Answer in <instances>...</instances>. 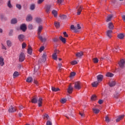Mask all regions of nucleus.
<instances>
[{
	"label": "nucleus",
	"mask_w": 125,
	"mask_h": 125,
	"mask_svg": "<svg viewBox=\"0 0 125 125\" xmlns=\"http://www.w3.org/2000/svg\"><path fill=\"white\" fill-rule=\"evenodd\" d=\"M74 88L77 89V90H80L82 88V85L81 84V82H76L74 83Z\"/></svg>",
	"instance_id": "obj_1"
},
{
	"label": "nucleus",
	"mask_w": 125,
	"mask_h": 125,
	"mask_svg": "<svg viewBox=\"0 0 125 125\" xmlns=\"http://www.w3.org/2000/svg\"><path fill=\"white\" fill-rule=\"evenodd\" d=\"M26 57V56L25 55V54L24 53H21L20 55L19 61L20 62H23L24 60H25V58Z\"/></svg>",
	"instance_id": "obj_2"
},
{
	"label": "nucleus",
	"mask_w": 125,
	"mask_h": 125,
	"mask_svg": "<svg viewBox=\"0 0 125 125\" xmlns=\"http://www.w3.org/2000/svg\"><path fill=\"white\" fill-rule=\"evenodd\" d=\"M83 6L82 5H78L77 7V15H80L81 14V12H82V10H83Z\"/></svg>",
	"instance_id": "obj_3"
},
{
	"label": "nucleus",
	"mask_w": 125,
	"mask_h": 125,
	"mask_svg": "<svg viewBox=\"0 0 125 125\" xmlns=\"http://www.w3.org/2000/svg\"><path fill=\"white\" fill-rule=\"evenodd\" d=\"M103 78H104L103 75H102L101 74H99V75H98L97 76L98 82L101 83V82H102V81H103Z\"/></svg>",
	"instance_id": "obj_4"
},
{
	"label": "nucleus",
	"mask_w": 125,
	"mask_h": 125,
	"mask_svg": "<svg viewBox=\"0 0 125 125\" xmlns=\"http://www.w3.org/2000/svg\"><path fill=\"white\" fill-rule=\"evenodd\" d=\"M47 58V56L46 55V53H43L42 55V60H41V62H45V61H46Z\"/></svg>",
	"instance_id": "obj_5"
},
{
	"label": "nucleus",
	"mask_w": 125,
	"mask_h": 125,
	"mask_svg": "<svg viewBox=\"0 0 125 125\" xmlns=\"http://www.w3.org/2000/svg\"><path fill=\"white\" fill-rule=\"evenodd\" d=\"M20 42H23L24 40H25V36L22 34H20L18 37Z\"/></svg>",
	"instance_id": "obj_6"
},
{
	"label": "nucleus",
	"mask_w": 125,
	"mask_h": 125,
	"mask_svg": "<svg viewBox=\"0 0 125 125\" xmlns=\"http://www.w3.org/2000/svg\"><path fill=\"white\" fill-rule=\"evenodd\" d=\"M118 64L121 68H123V67L125 66V60L124 59L121 60L119 62Z\"/></svg>",
	"instance_id": "obj_7"
},
{
	"label": "nucleus",
	"mask_w": 125,
	"mask_h": 125,
	"mask_svg": "<svg viewBox=\"0 0 125 125\" xmlns=\"http://www.w3.org/2000/svg\"><path fill=\"white\" fill-rule=\"evenodd\" d=\"M113 33V31L111 30H108L106 31V36L111 39L112 38V34Z\"/></svg>",
	"instance_id": "obj_8"
},
{
	"label": "nucleus",
	"mask_w": 125,
	"mask_h": 125,
	"mask_svg": "<svg viewBox=\"0 0 125 125\" xmlns=\"http://www.w3.org/2000/svg\"><path fill=\"white\" fill-rule=\"evenodd\" d=\"M20 28L23 32H25L27 30V26L25 24H22L21 25Z\"/></svg>",
	"instance_id": "obj_9"
},
{
	"label": "nucleus",
	"mask_w": 125,
	"mask_h": 125,
	"mask_svg": "<svg viewBox=\"0 0 125 125\" xmlns=\"http://www.w3.org/2000/svg\"><path fill=\"white\" fill-rule=\"evenodd\" d=\"M50 8H51V5H46L45 6V9L47 13H48L50 11Z\"/></svg>",
	"instance_id": "obj_10"
},
{
	"label": "nucleus",
	"mask_w": 125,
	"mask_h": 125,
	"mask_svg": "<svg viewBox=\"0 0 125 125\" xmlns=\"http://www.w3.org/2000/svg\"><path fill=\"white\" fill-rule=\"evenodd\" d=\"M124 118H125V115H119L118 118L116 119V121L117 122V123L120 122V121H122V120H123V119H124Z\"/></svg>",
	"instance_id": "obj_11"
},
{
	"label": "nucleus",
	"mask_w": 125,
	"mask_h": 125,
	"mask_svg": "<svg viewBox=\"0 0 125 125\" xmlns=\"http://www.w3.org/2000/svg\"><path fill=\"white\" fill-rule=\"evenodd\" d=\"M38 104L39 107L42 106V98H40L38 101Z\"/></svg>",
	"instance_id": "obj_12"
},
{
	"label": "nucleus",
	"mask_w": 125,
	"mask_h": 125,
	"mask_svg": "<svg viewBox=\"0 0 125 125\" xmlns=\"http://www.w3.org/2000/svg\"><path fill=\"white\" fill-rule=\"evenodd\" d=\"M32 20H33V17H32V15H28L26 17V21L27 22H30Z\"/></svg>",
	"instance_id": "obj_13"
},
{
	"label": "nucleus",
	"mask_w": 125,
	"mask_h": 125,
	"mask_svg": "<svg viewBox=\"0 0 125 125\" xmlns=\"http://www.w3.org/2000/svg\"><path fill=\"white\" fill-rule=\"evenodd\" d=\"M20 73L18 71H15L13 74V77L14 79H16L18 77H19Z\"/></svg>",
	"instance_id": "obj_14"
},
{
	"label": "nucleus",
	"mask_w": 125,
	"mask_h": 125,
	"mask_svg": "<svg viewBox=\"0 0 125 125\" xmlns=\"http://www.w3.org/2000/svg\"><path fill=\"white\" fill-rule=\"evenodd\" d=\"M112 18H113V15H109L107 16L106 18V22H109V21H111L112 20Z\"/></svg>",
	"instance_id": "obj_15"
},
{
	"label": "nucleus",
	"mask_w": 125,
	"mask_h": 125,
	"mask_svg": "<svg viewBox=\"0 0 125 125\" xmlns=\"http://www.w3.org/2000/svg\"><path fill=\"white\" fill-rule=\"evenodd\" d=\"M32 51H33V50L32 49V47L29 46L27 49V53L28 54H30V55H32Z\"/></svg>",
	"instance_id": "obj_16"
},
{
	"label": "nucleus",
	"mask_w": 125,
	"mask_h": 125,
	"mask_svg": "<svg viewBox=\"0 0 125 125\" xmlns=\"http://www.w3.org/2000/svg\"><path fill=\"white\" fill-rule=\"evenodd\" d=\"M67 92L68 93H72L73 92V87L71 85L69 86L67 89Z\"/></svg>",
	"instance_id": "obj_17"
},
{
	"label": "nucleus",
	"mask_w": 125,
	"mask_h": 125,
	"mask_svg": "<svg viewBox=\"0 0 125 125\" xmlns=\"http://www.w3.org/2000/svg\"><path fill=\"white\" fill-rule=\"evenodd\" d=\"M108 29L112 30L114 29V24H113V23L109 22L108 23Z\"/></svg>",
	"instance_id": "obj_18"
},
{
	"label": "nucleus",
	"mask_w": 125,
	"mask_h": 125,
	"mask_svg": "<svg viewBox=\"0 0 125 125\" xmlns=\"http://www.w3.org/2000/svg\"><path fill=\"white\" fill-rule=\"evenodd\" d=\"M118 38L120 40H123L124 38H125V34H124L123 33H120L118 35Z\"/></svg>",
	"instance_id": "obj_19"
},
{
	"label": "nucleus",
	"mask_w": 125,
	"mask_h": 125,
	"mask_svg": "<svg viewBox=\"0 0 125 125\" xmlns=\"http://www.w3.org/2000/svg\"><path fill=\"white\" fill-rule=\"evenodd\" d=\"M15 111H16V109L12 106H10L9 108V112H10V113H13V112H15Z\"/></svg>",
	"instance_id": "obj_20"
},
{
	"label": "nucleus",
	"mask_w": 125,
	"mask_h": 125,
	"mask_svg": "<svg viewBox=\"0 0 125 125\" xmlns=\"http://www.w3.org/2000/svg\"><path fill=\"white\" fill-rule=\"evenodd\" d=\"M109 85L111 87H112L113 86H115V85H116V82H115V81H110L109 83Z\"/></svg>",
	"instance_id": "obj_21"
},
{
	"label": "nucleus",
	"mask_w": 125,
	"mask_h": 125,
	"mask_svg": "<svg viewBox=\"0 0 125 125\" xmlns=\"http://www.w3.org/2000/svg\"><path fill=\"white\" fill-rule=\"evenodd\" d=\"M105 76H106V77H108L109 78H113V77H114V74H113L112 73H110V72H107L105 74Z\"/></svg>",
	"instance_id": "obj_22"
},
{
	"label": "nucleus",
	"mask_w": 125,
	"mask_h": 125,
	"mask_svg": "<svg viewBox=\"0 0 125 125\" xmlns=\"http://www.w3.org/2000/svg\"><path fill=\"white\" fill-rule=\"evenodd\" d=\"M4 59L2 58V57H0V65L2 66L3 65H4Z\"/></svg>",
	"instance_id": "obj_23"
},
{
	"label": "nucleus",
	"mask_w": 125,
	"mask_h": 125,
	"mask_svg": "<svg viewBox=\"0 0 125 125\" xmlns=\"http://www.w3.org/2000/svg\"><path fill=\"white\" fill-rule=\"evenodd\" d=\"M70 28L71 29V30H74L75 33H78V32H79V31L77 29V28L75 27V26H74L73 25H71Z\"/></svg>",
	"instance_id": "obj_24"
},
{
	"label": "nucleus",
	"mask_w": 125,
	"mask_h": 125,
	"mask_svg": "<svg viewBox=\"0 0 125 125\" xmlns=\"http://www.w3.org/2000/svg\"><path fill=\"white\" fill-rule=\"evenodd\" d=\"M42 29H43V27H42V25H40L38 27V35L41 34V32H42Z\"/></svg>",
	"instance_id": "obj_25"
},
{
	"label": "nucleus",
	"mask_w": 125,
	"mask_h": 125,
	"mask_svg": "<svg viewBox=\"0 0 125 125\" xmlns=\"http://www.w3.org/2000/svg\"><path fill=\"white\" fill-rule=\"evenodd\" d=\"M98 83H99L97 81L94 82L93 83H92V86L93 87H96V86L98 85Z\"/></svg>",
	"instance_id": "obj_26"
},
{
	"label": "nucleus",
	"mask_w": 125,
	"mask_h": 125,
	"mask_svg": "<svg viewBox=\"0 0 125 125\" xmlns=\"http://www.w3.org/2000/svg\"><path fill=\"white\" fill-rule=\"evenodd\" d=\"M52 13L53 15H54V17H57V15L58 14L57 11H56L55 10H53L52 11Z\"/></svg>",
	"instance_id": "obj_27"
},
{
	"label": "nucleus",
	"mask_w": 125,
	"mask_h": 125,
	"mask_svg": "<svg viewBox=\"0 0 125 125\" xmlns=\"http://www.w3.org/2000/svg\"><path fill=\"white\" fill-rule=\"evenodd\" d=\"M60 40L63 42V43H66V39L63 38L62 36L60 37Z\"/></svg>",
	"instance_id": "obj_28"
},
{
	"label": "nucleus",
	"mask_w": 125,
	"mask_h": 125,
	"mask_svg": "<svg viewBox=\"0 0 125 125\" xmlns=\"http://www.w3.org/2000/svg\"><path fill=\"white\" fill-rule=\"evenodd\" d=\"M83 55V52H78L76 54V56L77 57H82Z\"/></svg>",
	"instance_id": "obj_29"
},
{
	"label": "nucleus",
	"mask_w": 125,
	"mask_h": 125,
	"mask_svg": "<svg viewBox=\"0 0 125 125\" xmlns=\"http://www.w3.org/2000/svg\"><path fill=\"white\" fill-rule=\"evenodd\" d=\"M92 110L93 111V112L94 114H98L100 110L98 108H93Z\"/></svg>",
	"instance_id": "obj_30"
},
{
	"label": "nucleus",
	"mask_w": 125,
	"mask_h": 125,
	"mask_svg": "<svg viewBox=\"0 0 125 125\" xmlns=\"http://www.w3.org/2000/svg\"><path fill=\"white\" fill-rule=\"evenodd\" d=\"M27 83H32L33 82V78L31 77H29L26 79Z\"/></svg>",
	"instance_id": "obj_31"
},
{
	"label": "nucleus",
	"mask_w": 125,
	"mask_h": 125,
	"mask_svg": "<svg viewBox=\"0 0 125 125\" xmlns=\"http://www.w3.org/2000/svg\"><path fill=\"white\" fill-rule=\"evenodd\" d=\"M35 20L37 22V23H38L39 24L42 23V19L41 18H37L35 19Z\"/></svg>",
	"instance_id": "obj_32"
},
{
	"label": "nucleus",
	"mask_w": 125,
	"mask_h": 125,
	"mask_svg": "<svg viewBox=\"0 0 125 125\" xmlns=\"http://www.w3.org/2000/svg\"><path fill=\"white\" fill-rule=\"evenodd\" d=\"M6 42L7 46L10 47L12 45V42L9 40L7 41Z\"/></svg>",
	"instance_id": "obj_33"
},
{
	"label": "nucleus",
	"mask_w": 125,
	"mask_h": 125,
	"mask_svg": "<svg viewBox=\"0 0 125 125\" xmlns=\"http://www.w3.org/2000/svg\"><path fill=\"white\" fill-rule=\"evenodd\" d=\"M52 91H55V92H56L57 91H59L60 90V89L59 88H55L54 87H52Z\"/></svg>",
	"instance_id": "obj_34"
},
{
	"label": "nucleus",
	"mask_w": 125,
	"mask_h": 125,
	"mask_svg": "<svg viewBox=\"0 0 125 125\" xmlns=\"http://www.w3.org/2000/svg\"><path fill=\"white\" fill-rule=\"evenodd\" d=\"M7 6L9 8H12L13 7L12 5L11 4V1H10V0H9L8 1Z\"/></svg>",
	"instance_id": "obj_35"
},
{
	"label": "nucleus",
	"mask_w": 125,
	"mask_h": 125,
	"mask_svg": "<svg viewBox=\"0 0 125 125\" xmlns=\"http://www.w3.org/2000/svg\"><path fill=\"white\" fill-rule=\"evenodd\" d=\"M11 23V24H16L17 23V19L15 18L12 19Z\"/></svg>",
	"instance_id": "obj_36"
},
{
	"label": "nucleus",
	"mask_w": 125,
	"mask_h": 125,
	"mask_svg": "<svg viewBox=\"0 0 125 125\" xmlns=\"http://www.w3.org/2000/svg\"><path fill=\"white\" fill-rule=\"evenodd\" d=\"M52 58L54 59V60H56V61H57V55L55 54L54 53L52 55Z\"/></svg>",
	"instance_id": "obj_37"
},
{
	"label": "nucleus",
	"mask_w": 125,
	"mask_h": 125,
	"mask_svg": "<svg viewBox=\"0 0 125 125\" xmlns=\"http://www.w3.org/2000/svg\"><path fill=\"white\" fill-rule=\"evenodd\" d=\"M60 17L63 20H65V19H67V16L65 15H61L60 16Z\"/></svg>",
	"instance_id": "obj_38"
},
{
	"label": "nucleus",
	"mask_w": 125,
	"mask_h": 125,
	"mask_svg": "<svg viewBox=\"0 0 125 125\" xmlns=\"http://www.w3.org/2000/svg\"><path fill=\"white\" fill-rule=\"evenodd\" d=\"M35 7L36 5L35 4H32L31 5H30V9H31V10H34Z\"/></svg>",
	"instance_id": "obj_39"
},
{
	"label": "nucleus",
	"mask_w": 125,
	"mask_h": 125,
	"mask_svg": "<svg viewBox=\"0 0 125 125\" xmlns=\"http://www.w3.org/2000/svg\"><path fill=\"white\" fill-rule=\"evenodd\" d=\"M31 102L32 103H34L35 104H36V103H37L38 102V100L37 99V98H34L33 99H32Z\"/></svg>",
	"instance_id": "obj_40"
},
{
	"label": "nucleus",
	"mask_w": 125,
	"mask_h": 125,
	"mask_svg": "<svg viewBox=\"0 0 125 125\" xmlns=\"http://www.w3.org/2000/svg\"><path fill=\"white\" fill-rule=\"evenodd\" d=\"M93 62H94V63H98V62H99V60H98L97 59V58H95L93 59Z\"/></svg>",
	"instance_id": "obj_41"
},
{
	"label": "nucleus",
	"mask_w": 125,
	"mask_h": 125,
	"mask_svg": "<svg viewBox=\"0 0 125 125\" xmlns=\"http://www.w3.org/2000/svg\"><path fill=\"white\" fill-rule=\"evenodd\" d=\"M39 39H40L41 42H45V41H46V39L45 38H43L41 36H39Z\"/></svg>",
	"instance_id": "obj_42"
},
{
	"label": "nucleus",
	"mask_w": 125,
	"mask_h": 125,
	"mask_svg": "<svg viewBox=\"0 0 125 125\" xmlns=\"http://www.w3.org/2000/svg\"><path fill=\"white\" fill-rule=\"evenodd\" d=\"M43 118L46 120H49V116L47 114H45L43 116Z\"/></svg>",
	"instance_id": "obj_43"
},
{
	"label": "nucleus",
	"mask_w": 125,
	"mask_h": 125,
	"mask_svg": "<svg viewBox=\"0 0 125 125\" xmlns=\"http://www.w3.org/2000/svg\"><path fill=\"white\" fill-rule=\"evenodd\" d=\"M91 100L94 101V100H96V95H93L91 97Z\"/></svg>",
	"instance_id": "obj_44"
},
{
	"label": "nucleus",
	"mask_w": 125,
	"mask_h": 125,
	"mask_svg": "<svg viewBox=\"0 0 125 125\" xmlns=\"http://www.w3.org/2000/svg\"><path fill=\"white\" fill-rule=\"evenodd\" d=\"M55 26L56 28H59L60 27V23L58 22H55Z\"/></svg>",
	"instance_id": "obj_45"
},
{
	"label": "nucleus",
	"mask_w": 125,
	"mask_h": 125,
	"mask_svg": "<svg viewBox=\"0 0 125 125\" xmlns=\"http://www.w3.org/2000/svg\"><path fill=\"white\" fill-rule=\"evenodd\" d=\"M70 64H71V65H77L78 62H77V61H73L70 62Z\"/></svg>",
	"instance_id": "obj_46"
},
{
	"label": "nucleus",
	"mask_w": 125,
	"mask_h": 125,
	"mask_svg": "<svg viewBox=\"0 0 125 125\" xmlns=\"http://www.w3.org/2000/svg\"><path fill=\"white\" fill-rule=\"evenodd\" d=\"M17 8L19 9L20 10L22 8V6L20 4H17L16 5Z\"/></svg>",
	"instance_id": "obj_47"
},
{
	"label": "nucleus",
	"mask_w": 125,
	"mask_h": 125,
	"mask_svg": "<svg viewBox=\"0 0 125 125\" xmlns=\"http://www.w3.org/2000/svg\"><path fill=\"white\" fill-rule=\"evenodd\" d=\"M105 121L106 123H109V122H110V119H109V117H108L107 116H106L105 117Z\"/></svg>",
	"instance_id": "obj_48"
},
{
	"label": "nucleus",
	"mask_w": 125,
	"mask_h": 125,
	"mask_svg": "<svg viewBox=\"0 0 125 125\" xmlns=\"http://www.w3.org/2000/svg\"><path fill=\"white\" fill-rule=\"evenodd\" d=\"M22 48V49H24V48H26V46H27V44L25 42H23L21 44Z\"/></svg>",
	"instance_id": "obj_49"
},
{
	"label": "nucleus",
	"mask_w": 125,
	"mask_h": 125,
	"mask_svg": "<svg viewBox=\"0 0 125 125\" xmlns=\"http://www.w3.org/2000/svg\"><path fill=\"white\" fill-rule=\"evenodd\" d=\"M66 101H67V100L66 99H62V100H61V102L62 104L66 103Z\"/></svg>",
	"instance_id": "obj_50"
},
{
	"label": "nucleus",
	"mask_w": 125,
	"mask_h": 125,
	"mask_svg": "<svg viewBox=\"0 0 125 125\" xmlns=\"http://www.w3.org/2000/svg\"><path fill=\"white\" fill-rule=\"evenodd\" d=\"M46 125H52V122L51 121H47L46 124Z\"/></svg>",
	"instance_id": "obj_51"
},
{
	"label": "nucleus",
	"mask_w": 125,
	"mask_h": 125,
	"mask_svg": "<svg viewBox=\"0 0 125 125\" xmlns=\"http://www.w3.org/2000/svg\"><path fill=\"white\" fill-rule=\"evenodd\" d=\"M58 67H59V70H61V69L62 68V63H59Z\"/></svg>",
	"instance_id": "obj_52"
},
{
	"label": "nucleus",
	"mask_w": 125,
	"mask_h": 125,
	"mask_svg": "<svg viewBox=\"0 0 125 125\" xmlns=\"http://www.w3.org/2000/svg\"><path fill=\"white\" fill-rule=\"evenodd\" d=\"M44 49V46H42V47L40 48V49H39L40 52H42V51Z\"/></svg>",
	"instance_id": "obj_53"
},
{
	"label": "nucleus",
	"mask_w": 125,
	"mask_h": 125,
	"mask_svg": "<svg viewBox=\"0 0 125 125\" xmlns=\"http://www.w3.org/2000/svg\"><path fill=\"white\" fill-rule=\"evenodd\" d=\"M119 96H120V94H119V93H116L115 94H114L115 98H118L119 97Z\"/></svg>",
	"instance_id": "obj_54"
},
{
	"label": "nucleus",
	"mask_w": 125,
	"mask_h": 125,
	"mask_svg": "<svg viewBox=\"0 0 125 125\" xmlns=\"http://www.w3.org/2000/svg\"><path fill=\"white\" fill-rule=\"evenodd\" d=\"M80 115L82 117V118H84V113L83 112H80Z\"/></svg>",
	"instance_id": "obj_55"
},
{
	"label": "nucleus",
	"mask_w": 125,
	"mask_h": 125,
	"mask_svg": "<svg viewBox=\"0 0 125 125\" xmlns=\"http://www.w3.org/2000/svg\"><path fill=\"white\" fill-rule=\"evenodd\" d=\"M44 0H38L37 3H38V4H41V3L43 2V1Z\"/></svg>",
	"instance_id": "obj_56"
},
{
	"label": "nucleus",
	"mask_w": 125,
	"mask_h": 125,
	"mask_svg": "<svg viewBox=\"0 0 125 125\" xmlns=\"http://www.w3.org/2000/svg\"><path fill=\"white\" fill-rule=\"evenodd\" d=\"M76 76V73L75 72H71L70 74V77H75Z\"/></svg>",
	"instance_id": "obj_57"
},
{
	"label": "nucleus",
	"mask_w": 125,
	"mask_h": 125,
	"mask_svg": "<svg viewBox=\"0 0 125 125\" xmlns=\"http://www.w3.org/2000/svg\"><path fill=\"white\" fill-rule=\"evenodd\" d=\"M77 30H78L79 31V30H81V26H80V24H77Z\"/></svg>",
	"instance_id": "obj_58"
},
{
	"label": "nucleus",
	"mask_w": 125,
	"mask_h": 125,
	"mask_svg": "<svg viewBox=\"0 0 125 125\" xmlns=\"http://www.w3.org/2000/svg\"><path fill=\"white\" fill-rule=\"evenodd\" d=\"M28 29H29V30H32V29H33V25L32 24L28 25Z\"/></svg>",
	"instance_id": "obj_59"
},
{
	"label": "nucleus",
	"mask_w": 125,
	"mask_h": 125,
	"mask_svg": "<svg viewBox=\"0 0 125 125\" xmlns=\"http://www.w3.org/2000/svg\"><path fill=\"white\" fill-rule=\"evenodd\" d=\"M63 35H64V37H65V38H68V34H67L66 32H64Z\"/></svg>",
	"instance_id": "obj_60"
},
{
	"label": "nucleus",
	"mask_w": 125,
	"mask_h": 125,
	"mask_svg": "<svg viewBox=\"0 0 125 125\" xmlns=\"http://www.w3.org/2000/svg\"><path fill=\"white\" fill-rule=\"evenodd\" d=\"M54 53L56 54V55L58 54V53H59V50H55Z\"/></svg>",
	"instance_id": "obj_61"
},
{
	"label": "nucleus",
	"mask_w": 125,
	"mask_h": 125,
	"mask_svg": "<svg viewBox=\"0 0 125 125\" xmlns=\"http://www.w3.org/2000/svg\"><path fill=\"white\" fill-rule=\"evenodd\" d=\"M98 103L99 104H102V103H103V101L102 100H100L99 101H98Z\"/></svg>",
	"instance_id": "obj_62"
},
{
	"label": "nucleus",
	"mask_w": 125,
	"mask_h": 125,
	"mask_svg": "<svg viewBox=\"0 0 125 125\" xmlns=\"http://www.w3.org/2000/svg\"><path fill=\"white\" fill-rule=\"evenodd\" d=\"M2 49H4V50H6V47H5L2 44Z\"/></svg>",
	"instance_id": "obj_63"
},
{
	"label": "nucleus",
	"mask_w": 125,
	"mask_h": 125,
	"mask_svg": "<svg viewBox=\"0 0 125 125\" xmlns=\"http://www.w3.org/2000/svg\"><path fill=\"white\" fill-rule=\"evenodd\" d=\"M122 19L125 22V15H123L122 16Z\"/></svg>",
	"instance_id": "obj_64"
}]
</instances>
